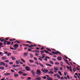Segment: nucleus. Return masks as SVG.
Wrapping results in <instances>:
<instances>
[{
    "instance_id": "obj_53",
    "label": "nucleus",
    "mask_w": 80,
    "mask_h": 80,
    "mask_svg": "<svg viewBox=\"0 0 80 80\" xmlns=\"http://www.w3.org/2000/svg\"><path fill=\"white\" fill-rule=\"evenodd\" d=\"M64 60H65V61H66V63H68V60H67L65 59H64Z\"/></svg>"
},
{
    "instance_id": "obj_35",
    "label": "nucleus",
    "mask_w": 80,
    "mask_h": 80,
    "mask_svg": "<svg viewBox=\"0 0 80 80\" xmlns=\"http://www.w3.org/2000/svg\"><path fill=\"white\" fill-rule=\"evenodd\" d=\"M22 75L23 76H27V74L23 73Z\"/></svg>"
},
{
    "instance_id": "obj_18",
    "label": "nucleus",
    "mask_w": 80,
    "mask_h": 80,
    "mask_svg": "<svg viewBox=\"0 0 80 80\" xmlns=\"http://www.w3.org/2000/svg\"><path fill=\"white\" fill-rule=\"evenodd\" d=\"M47 80H53V78H47Z\"/></svg>"
},
{
    "instance_id": "obj_7",
    "label": "nucleus",
    "mask_w": 80,
    "mask_h": 80,
    "mask_svg": "<svg viewBox=\"0 0 80 80\" xmlns=\"http://www.w3.org/2000/svg\"><path fill=\"white\" fill-rule=\"evenodd\" d=\"M4 76H8V75H10V73H6L4 74Z\"/></svg>"
},
{
    "instance_id": "obj_56",
    "label": "nucleus",
    "mask_w": 80,
    "mask_h": 80,
    "mask_svg": "<svg viewBox=\"0 0 80 80\" xmlns=\"http://www.w3.org/2000/svg\"><path fill=\"white\" fill-rule=\"evenodd\" d=\"M11 71L12 72H15V71H14L12 69H11Z\"/></svg>"
},
{
    "instance_id": "obj_1",
    "label": "nucleus",
    "mask_w": 80,
    "mask_h": 80,
    "mask_svg": "<svg viewBox=\"0 0 80 80\" xmlns=\"http://www.w3.org/2000/svg\"><path fill=\"white\" fill-rule=\"evenodd\" d=\"M52 53L53 55H55V54H56V55H58V54H61V52H60L58 51H57L56 52L54 51H52Z\"/></svg>"
},
{
    "instance_id": "obj_14",
    "label": "nucleus",
    "mask_w": 80,
    "mask_h": 80,
    "mask_svg": "<svg viewBox=\"0 0 80 80\" xmlns=\"http://www.w3.org/2000/svg\"><path fill=\"white\" fill-rule=\"evenodd\" d=\"M14 75L15 76V77H18V75L17 74L14 73Z\"/></svg>"
},
{
    "instance_id": "obj_21",
    "label": "nucleus",
    "mask_w": 80,
    "mask_h": 80,
    "mask_svg": "<svg viewBox=\"0 0 80 80\" xmlns=\"http://www.w3.org/2000/svg\"><path fill=\"white\" fill-rule=\"evenodd\" d=\"M2 60H5V59H7V58L5 57H2Z\"/></svg>"
},
{
    "instance_id": "obj_23",
    "label": "nucleus",
    "mask_w": 80,
    "mask_h": 80,
    "mask_svg": "<svg viewBox=\"0 0 80 80\" xmlns=\"http://www.w3.org/2000/svg\"><path fill=\"white\" fill-rule=\"evenodd\" d=\"M30 58H33V56L32 54L31 53H30Z\"/></svg>"
},
{
    "instance_id": "obj_44",
    "label": "nucleus",
    "mask_w": 80,
    "mask_h": 80,
    "mask_svg": "<svg viewBox=\"0 0 80 80\" xmlns=\"http://www.w3.org/2000/svg\"><path fill=\"white\" fill-rule=\"evenodd\" d=\"M66 68H67L68 70H70V67H69L68 66H66Z\"/></svg>"
},
{
    "instance_id": "obj_11",
    "label": "nucleus",
    "mask_w": 80,
    "mask_h": 80,
    "mask_svg": "<svg viewBox=\"0 0 80 80\" xmlns=\"http://www.w3.org/2000/svg\"><path fill=\"white\" fill-rule=\"evenodd\" d=\"M31 73H32V75H35V71H34V70H32L31 71Z\"/></svg>"
},
{
    "instance_id": "obj_6",
    "label": "nucleus",
    "mask_w": 80,
    "mask_h": 80,
    "mask_svg": "<svg viewBox=\"0 0 80 80\" xmlns=\"http://www.w3.org/2000/svg\"><path fill=\"white\" fill-rule=\"evenodd\" d=\"M25 69L27 71H30V68L28 67H25Z\"/></svg>"
},
{
    "instance_id": "obj_57",
    "label": "nucleus",
    "mask_w": 80,
    "mask_h": 80,
    "mask_svg": "<svg viewBox=\"0 0 80 80\" xmlns=\"http://www.w3.org/2000/svg\"><path fill=\"white\" fill-rule=\"evenodd\" d=\"M64 58H66V59H67V58H68V57H67V56H64Z\"/></svg>"
},
{
    "instance_id": "obj_55",
    "label": "nucleus",
    "mask_w": 80,
    "mask_h": 80,
    "mask_svg": "<svg viewBox=\"0 0 80 80\" xmlns=\"http://www.w3.org/2000/svg\"><path fill=\"white\" fill-rule=\"evenodd\" d=\"M34 60H37V58H34Z\"/></svg>"
},
{
    "instance_id": "obj_9",
    "label": "nucleus",
    "mask_w": 80,
    "mask_h": 80,
    "mask_svg": "<svg viewBox=\"0 0 80 80\" xmlns=\"http://www.w3.org/2000/svg\"><path fill=\"white\" fill-rule=\"evenodd\" d=\"M57 59L58 60L61 61V60H62V57L58 56V57Z\"/></svg>"
},
{
    "instance_id": "obj_29",
    "label": "nucleus",
    "mask_w": 80,
    "mask_h": 80,
    "mask_svg": "<svg viewBox=\"0 0 80 80\" xmlns=\"http://www.w3.org/2000/svg\"><path fill=\"white\" fill-rule=\"evenodd\" d=\"M39 52H40L38 51L37 50H35V53H39Z\"/></svg>"
},
{
    "instance_id": "obj_40",
    "label": "nucleus",
    "mask_w": 80,
    "mask_h": 80,
    "mask_svg": "<svg viewBox=\"0 0 80 80\" xmlns=\"http://www.w3.org/2000/svg\"><path fill=\"white\" fill-rule=\"evenodd\" d=\"M10 55H11V53H9L7 54V56H8V57H9V56H10Z\"/></svg>"
},
{
    "instance_id": "obj_34",
    "label": "nucleus",
    "mask_w": 80,
    "mask_h": 80,
    "mask_svg": "<svg viewBox=\"0 0 80 80\" xmlns=\"http://www.w3.org/2000/svg\"><path fill=\"white\" fill-rule=\"evenodd\" d=\"M35 63H36V64H37V65H39L38 62H35Z\"/></svg>"
},
{
    "instance_id": "obj_46",
    "label": "nucleus",
    "mask_w": 80,
    "mask_h": 80,
    "mask_svg": "<svg viewBox=\"0 0 80 80\" xmlns=\"http://www.w3.org/2000/svg\"><path fill=\"white\" fill-rule=\"evenodd\" d=\"M67 73L66 72H64V75L66 76V75H67Z\"/></svg>"
},
{
    "instance_id": "obj_16",
    "label": "nucleus",
    "mask_w": 80,
    "mask_h": 80,
    "mask_svg": "<svg viewBox=\"0 0 80 80\" xmlns=\"http://www.w3.org/2000/svg\"><path fill=\"white\" fill-rule=\"evenodd\" d=\"M45 55H46L45 54H43L42 55V58H44L45 57Z\"/></svg>"
},
{
    "instance_id": "obj_36",
    "label": "nucleus",
    "mask_w": 80,
    "mask_h": 80,
    "mask_svg": "<svg viewBox=\"0 0 80 80\" xmlns=\"http://www.w3.org/2000/svg\"><path fill=\"white\" fill-rule=\"evenodd\" d=\"M44 49V47H42V48H41V50H43Z\"/></svg>"
},
{
    "instance_id": "obj_10",
    "label": "nucleus",
    "mask_w": 80,
    "mask_h": 80,
    "mask_svg": "<svg viewBox=\"0 0 80 80\" xmlns=\"http://www.w3.org/2000/svg\"><path fill=\"white\" fill-rule=\"evenodd\" d=\"M28 54V53L25 52L24 53L23 55L24 57H27Z\"/></svg>"
},
{
    "instance_id": "obj_58",
    "label": "nucleus",
    "mask_w": 80,
    "mask_h": 80,
    "mask_svg": "<svg viewBox=\"0 0 80 80\" xmlns=\"http://www.w3.org/2000/svg\"><path fill=\"white\" fill-rule=\"evenodd\" d=\"M46 78H47V77H46L45 76H44V77H42V78L43 79H46Z\"/></svg>"
},
{
    "instance_id": "obj_50",
    "label": "nucleus",
    "mask_w": 80,
    "mask_h": 80,
    "mask_svg": "<svg viewBox=\"0 0 80 80\" xmlns=\"http://www.w3.org/2000/svg\"><path fill=\"white\" fill-rule=\"evenodd\" d=\"M16 42H17V43H21V42H18V41L17 40L16 41Z\"/></svg>"
},
{
    "instance_id": "obj_3",
    "label": "nucleus",
    "mask_w": 80,
    "mask_h": 80,
    "mask_svg": "<svg viewBox=\"0 0 80 80\" xmlns=\"http://www.w3.org/2000/svg\"><path fill=\"white\" fill-rule=\"evenodd\" d=\"M41 70L44 73H47V72H48V70L47 69H42Z\"/></svg>"
},
{
    "instance_id": "obj_15",
    "label": "nucleus",
    "mask_w": 80,
    "mask_h": 80,
    "mask_svg": "<svg viewBox=\"0 0 80 80\" xmlns=\"http://www.w3.org/2000/svg\"><path fill=\"white\" fill-rule=\"evenodd\" d=\"M54 64L55 65H60V64L59 63L57 62H55Z\"/></svg>"
},
{
    "instance_id": "obj_52",
    "label": "nucleus",
    "mask_w": 80,
    "mask_h": 80,
    "mask_svg": "<svg viewBox=\"0 0 80 80\" xmlns=\"http://www.w3.org/2000/svg\"><path fill=\"white\" fill-rule=\"evenodd\" d=\"M12 67H14V68H16V65H15V64H14L13 65H12Z\"/></svg>"
},
{
    "instance_id": "obj_8",
    "label": "nucleus",
    "mask_w": 80,
    "mask_h": 80,
    "mask_svg": "<svg viewBox=\"0 0 80 80\" xmlns=\"http://www.w3.org/2000/svg\"><path fill=\"white\" fill-rule=\"evenodd\" d=\"M18 47V44L16 43L14 45V48H17Z\"/></svg>"
},
{
    "instance_id": "obj_49",
    "label": "nucleus",
    "mask_w": 80,
    "mask_h": 80,
    "mask_svg": "<svg viewBox=\"0 0 80 80\" xmlns=\"http://www.w3.org/2000/svg\"><path fill=\"white\" fill-rule=\"evenodd\" d=\"M67 77L68 78V79H70V77H69V76L68 75H67Z\"/></svg>"
},
{
    "instance_id": "obj_41",
    "label": "nucleus",
    "mask_w": 80,
    "mask_h": 80,
    "mask_svg": "<svg viewBox=\"0 0 80 80\" xmlns=\"http://www.w3.org/2000/svg\"><path fill=\"white\" fill-rule=\"evenodd\" d=\"M28 51H29V52H32V49L29 48L28 49Z\"/></svg>"
},
{
    "instance_id": "obj_63",
    "label": "nucleus",
    "mask_w": 80,
    "mask_h": 80,
    "mask_svg": "<svg viewBox=\"0 0 80 80\" xmlns=\"http://www.w3.org/2000/svg\"><path fill=\"white\" fill-rule=\"evenodd\" d=\"M46 65L47 66H49V64L46 63Z\"/></svg>"
},
{
    "instance_id": "obj_60",
    "label": "nucleus",
    "mask_w": 80,
    "mask_h": 80,
    "mask_svg": "<svg viewBox=\"0 0 80 80\" xmlns=\"http://www.w3.org/2000/svg\"><path fill=\"white\" fill-rule=\"evenodd\" d=\"M5 40V39H2L1 40V42H3Z\"/></svg>"
},
{
    "instance_id": "obj_12",
    "label": "nucleus",
    "mask_w": 80,
    "mask_h": 80,
    "mask_svg": "<svg viewBox=\"0 0 80 80\" xmlns=\"http://www.w3.org/2000/svg\"><path fill=\"white\" fill-rule=\"evenodd\" d=\"M11 58L12 59V60H16V59L15 58V57L13 56H12V57H11Z\"/></svg>"
},
{
    "instance_id": "obj_64",
    "label": "nucleus",
    "mask_w": 80,
    "mask_h": 80,
    "mask_svg": "<svg viewBox=\"0 0 80 80\" xmlns=\"http://www.w3.org/2000/svg\"><path fill=\"white\" fill-rule=\"evenodd\" d=\"M5 80H8V78H6Z\"/></svg>"
},
{
    "instance_id": "obj_2",
    "label": "nucleus",
    "mask_w": 80,
    "mask_h": 80,
    "mask_svg": "<svg viewBox=\"0 0 80 80\" xmlns=\"http://www.w3.org/2000/svg\"><path fill=\"white\" fill-rule=\"evenodd\" d=\"M36 73L38 75H41V71L39 69H38L36 72Z\"/></svg>"
},
{
    "instance_id": "obj_24",
    "label": "nucleus",
    "mask_w": 80,
    "mask_h": 80,
    "mask_svg": "<svg viewBox=\"0 0 80 80\" xmlns=\"http://www.w3.org/2000/svg\"><path fill=\"white\" fill-rule=\"evenodd\" d=\"M2 66H5V63L2 62Z\"/></svg>"
},
{
    "instance_id": "obj_26",
    "label": "nucleus",
    "mask_w": 80,
    "mask_h": 80,
    "mask_svg": "<svg viewBox=\"0 0 80 80\" xmlns=\"http://www.w3.org/2000/svg\"><path fill=\"white\" fill-rule=\"evenodd\" d=\"M50 63L52 65H53V62L52 61H50Z\"/></svg>"
},
{
    "instance_id": "obj_48",
    "label": "nucleus",
    "mask_w": 80,
    "mask_h": 80,
    "mask_svg": "<svg viewBox=\"0 0 80 80\" xmlns=\"http://www.w3.org/2000/svg\"><path fill=\"white\" fill-rule=\"evenodd\" d=\"M69 70H70V71L71 72H72V68H71V67H70V69Z\"/></svg>"
},
{
    "instance_id": "obj_17",
    "label": "nucleus",
    "mask_w": 80,
    "mask_h": 80,
    "mask_svg": "<svg viewBox=\"0 0 80 80\" xmlns=\"http://www.w3.org/2000/svg\"><path fill=\"white\" fill-rule=\"evenodd\" d=\"M35 79H36V80H41V78L39 77V78H35Z\"/></svg>"
},
{
    "instance_id": "obj_38",
    "label": "nucleus",
    "mask_w": 80,
    "mask_h": 80,
    "mask_svg": "<svg viewBox=\"0 0 80 80\" xmlns=\"http://www.w3.org/2000/svg\"><path fill=\"white\" fill-rule=\"evenodd\" d=\"M54 77H57V76H58V74H55L54 75Z\"/></svg>"
},
{
    "instance_id": "obj_37",
    "label": "nucleus",
    "mask_w": 80,
    "mask_h": 80,
    "mask_svg": "<svg viewBox=\"0 0 80 80\" xmlns=\"http://www.w3.org/2000/svg\"><path fill=\"white\" fill-rule=\"evenodd\" d=\"M26 42L27 43H30V44H32V42H30L29 41H27Z\"/></svg>"
},
{
    "instance_id": "obj_47",
    "label": "nucleus",
    "mask_w": 80,
    "mask_h": 80,
    "mask_svg": "<svg viewBox=\"0 0 80 80\" xmlns=\"http://www.w3.org/2000/svg\"><path fill=\"white\" fill-rule=\"evenodd\" d=\"M32 67H36V65H32Z\"/></svg>"
},
{
    "instance_id": "obj_4",
    "label": "nucleus",
    "mask_w": 80,
    "mask_h": 80,
    "mask_svg": "<svg viewBox=\"0 0 80 80\" xmlns=\"http://www.w3.org/2000/svg\"><path fill=\"white\" fill-rule=\"evenodd\" d=\"M49 70H50V72H48V73L53 74V72H52L53 70V68H52L50 69Z\"/></svg>"
},
{
    "instance_id": "obj_31",
    "label": "nucleus",
    "mask_w": 80,
    "mask_h": 80,
    "mask_svg": "<svg viewBox=\"0 0 80 80\" xmlns=\"http://www.w3.org/2000/svg\"><path fill=\"white\" fill-rule=\"evenodd\" d=\"M42 58L41 57L39 58H38V59L39 60H40V61H42Z\"/></svg>"
},
{
    "instance_id": "obj_28",
    "label": "nucleus",
    "mask_w": 80,
    "mask_h": 80,
    "mask_svg": "<svg viewBox=\"0 0 80 80\" xmlns=\"http://www.w3.org/2000/svg\"><path fill=\"white\" fill-rule=\"evenodd\" d=\"M31 46H32V47H36V46H37V45L35 44H34V45L31 44Z\"/></svg>"
},
{
    "instance_id": "obj_62",
    "label": "nucleus",
    "mask_w": 80,
    "mask_h": 80,
    "mask_svg": "<svg viewBox=\"0 0 80 80\" xmlns=\"http://www.w3.org/2000/svg\"><path fill=\"white\" fill-rule=\"evenodd\" d=\"M5 62H9V61L8 60H6L5 61Z\"/></svg>"
},
{
    "instance_id": "obj_25",
    "label": "nucleus",
    "mask_w": 80,
    "mask_h": 80,
    "mask_svg": "<svg viewBox=\"0 0 80 80\" xmlns=\"http://www.w3.org/2000/svg\"><path fill=\"white\" fill-rule=\"evenodd\" d=\"M21 60L22 62H23L24 63H25V60H23V59H21Z\"/></svg>"
},
{
    "instance_id": "obj_39",
    "label": "nucleus",
    "mask_w": 80,
    "mask_h": 80,
    "mask_svg": "<svg viewBox=\"0 0 80 80\" xmlns=\"http://www.w3.org/2000/svg\"><path fill=\"white\" fill-rule=\"evenodd\" d=\"M16 64H19V62H18V61H16Z\"/></svg>"
},
{
    "instance_id": "obj_61",
    "label": "nucleus",
    "mask_w": 80,
    "mask_h": 80,
    "mask_svg": "<svg viewBox=\"0 0 80 80\" xmlns=\"http://www.w3.org/2000/svg\"><path fill=\"white\" fill-rule=\"evenodd\" d=\"M35 55L36 56H38V54L36 53L35 54Z\"/></svg>"
},
{
    "instance_id": "obj_13",
    "label": "nucleus",
    "mask_w": 80,
    "mask_h": 80,
    "mask_svg": "<svg viewBox=\"0 0 80 80\" xmlns=\"http://www.w3.org/2000/svg\"><path fill=\"white\" fill-rule=\"evenodd\" d=\"M54 69L55 70V71H58V68H57L54 67Z\"/></svg>"
},
{
    "instance_id": "obj_5",
    "label": "nucleus",
    "mask_w": 80,
    "mask_h": 80,
    "mask_svg": "<svg viewBox=\"0 0 80 80\" xmlns=\"http://www.w3.org/2000/svg\"><path fill=\"white\" fill-rule=\"evenodd\" d=\"M45 52L47 53H49V52H48V51H47V50H42V51H41V53H44V52Z\"/></svg>"
},
{
    "instance_id": "obj_27",
    "label": "nucleus",
    "mask_w": 80,
    "mask_h": 80,
    "mask_svg": "<svg viewBox=\"0 0 80 80\" xmlns=\"http://www.w3.org/2000/svg\"><path fill=\"white\" fill-rule=\"evenodd\" d=\"M7 45H10V44H11V42H7Z\"/></svg>"
},
{
    "instance_id": "obj_45",
    "label": "nucleus",
    "mask_w": 80,
    "mask_h": 80,
    "mask_svg": "<svg viewBox=\"0 0 80 80\" xmlns=\"http://www.w3.org/2000/svg\"><path fill=\"white\" fill-rule=\"evenodd\" d=\"M52 60L53 61H56L57 60H56V59H54V58H52Z\"/></svg>"
},
{
    "instance_id": "obj_43",
    "label": "nucleus",
    "mask_w": 80,
    "mask_h": 80,
    "mask_svg": "<svg viewBox=\"0 0 80 80\" xmlns=\"http://www.w3.org/2000/svg\"><path fill=\"white\" fill-rule=\"evenodd\" d=\"M31 78H30V77H29L27 79V80H30V79H31Z\"/></svg>"
},
{
    "instance_id": "obj_33",
    "label": "nucleus",
    "mask_w": 80,
    "mask_h": 80,
    "mask_svg": "<svg viewBox=\"0 0 80 80\" xmlns=\"http://www.w3.org/2000/svg\"><path fill=\"white\" fill-rule=\"evenodd\" d=\"M29 62H30L31 63H33V60H29Z\"/></svg>"
},
{
    "instance_id": "obj_54",
    "label": "nucleus",
    "mask_w": 80,
    "mask_h": 80,
    "mask_svg": "<svg viewBox=\"0 0 80 80\" xmlns=\"http://www.w3.org/2000/svg\"><path fill=\"white\" fill-rule=\"evenodd\" d=\"M45 58H48V59H50V57H49L46 56Z\"/></svg>"
},
{
    "instance_id": "obj_22",
    "label": "nucleus",
    "mask_w": 80,
    "mask_h": 80,
    "mask_svg": "<svg viewBox=\"0 0 80 80\" xmlns=\"http://www.w3.org/2000/svg\"><path fill=\"white\" fill-rule=\"evenodd\" d=\"M18 73H19V74H22L23 73V72L22 71H19L18 72Z\"/></svg>"
},
{
    "instance_id": "obj_32",
    "label": "nucleus",
    "mask_w": 80,
    "mask_h": 80,
    "mask_svg": "<svg viewBox=\"0 0 80 80\" xmlns=\"http://www.w3.org/2000/svg\"><path fill=\"white\" fill-rule=\"evenodd\" d=\"M39 65L41 66V67H43V66L41 64V63H39Z\"/></svg>"
},
{
    "instance_id": "obj_20",
    "label": "nucleus",
    "mask_w": 80,
    "mask_h": 80,
    "mask_svg": "<svg viewBox=\"0 0 80 80\" xmlns=\"http://www.w3.org/2000/svg\"><path fill=\"white\" fill-rule=\"evenodd\" d=\"M12 52H13V53H14V54H17V53H18L17 52V51H13Z\"/></svg>"
},
{
    "instance_id": "obj_30",
    "label": "nucleus",
    "mask_w": 80,
    "mask_h": 80,
    "mask_svg": "<svg viewBox=\"0 0 80 80\" xmlns=\"http://www.w3.org/2000/svg\"><path fill=\"white\" fill-rule=\"evenodd\" d=\"M46 49L47 50H48V51H50V52H52V50H50V49L48 48H47Z\"/></svg>"
},
{
    "instance_id": "obj_59",
    "label": "nucleus",
    "mask_w": 80,
    "mask_h": 80,
    "mask_svg": "<svg viewBox=\"0 0 80 80\" xmlns=\"http://www.w3.org/2000/svg\"><path fill=\"white\" fill-rule=\"evenodd\" d=\"M5 67H6V68H7V67H8V65L7 64H5Z\"/></svg>"
},
{
    "instance_id": "obj_51",
    "label": "nucleus",
    "mask_w": 80,
    "mask_h": 80,
    "mask_svg": "<svg viewBox=\"0 0 80 80\" xmlns=\"http://www.w3.org/2000/svg\"><path fill=\"white\" fill-rule=\"evenodd\" d=\"M44 60H45V61H47L48 59H47V58H44Z\"/></svg>"
},
{
    "instance_id": "obj_42",
    "label": "nucleus",
    "mask_w": 80,
    "mask_h": 80,
    "mask_svg": "<svg viewBox=\"0 0 80 80\" xmlns=\"http://www.w3.org/2000/svg\"><path fill=\"white\" fill-rule=\"evenodd\" d=\"M13 63L12 62H9V64H10V65H12Z\"/></svg>"
},
{
    "instance_id": "obj_19",
    "label": "nucleus",
    "mask_w": 80,
    "mask_h": 80,
    "mask_svg": "<svg viewBox=\"0 0 80 80\" xmlns=\"http://www.w3.org/2000/svg\"><path fill=\"white\" fill-rule=\"evenodd\" d=\"M0 70H4V67L2 66H1L0 67Z\"/></svg>"
}]
</instances>
